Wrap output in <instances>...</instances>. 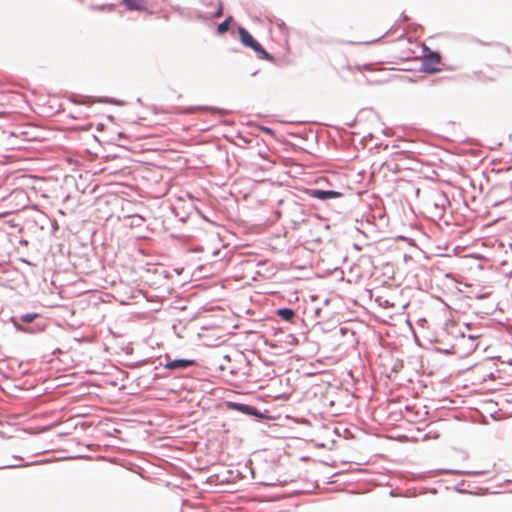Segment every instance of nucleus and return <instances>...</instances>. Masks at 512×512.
Returning a JSON list of instances; mask_svg holds the SVG:
<instances>
[{
	"mask_svg": "<svg viewBox=\"0 0 512 512\" xmlns=\"http://www.w3.org/2000/svg\"><path fill=\"white\" fill-rule=\"evenodd\" d=\"M487 471L485 470H457V469H434L430 470L429 474L431 476H437L440 474H456V475H467V476H480L485 475Z\"/></svg>",
	"mask_w": 512,
	"mask_h": 512,
	"instance_id": "8",
	"label": "nucleus"
},
{
	"mask_svg": "<svg viewBox=\"0 0 512 512\" xmlns=\"http://www.w3.org/2000/svg\"><path fill=\"white\" fill-rule=\"evenodd\" d=\"M394 28V25L391 26L383 35H381L380 37L376 38V39H373L371 41H366L364 42L365 44H372V43H375L377 42L378 40H380L382 37H384L385 35L389 34Z\"/></svg>",
	"mask_w": 512,
	"mask_h": 512,
	"instance_id": "22",
	"label": "nucleus"
},
{
	"mask_svg": "<svg viewBox=\"0 0 512 512\" xmlns=\"http://www.w3.org/2000/svg\"><path fill=\"white\" fill-rule=\"evenodd\" d=\"M194 364H195L194 360L176 359V360L167 362L164 365V367L169 370H176V369H185L190 366H193Z\"/></svg>",
	"mask_w": 512,
	"mask_h": 512,
	"instance_id": "9",
	"label": "nucleus"
},
{
	"mask_svg": "<svg viewBox=\"0 0 512 512\" xmlns=\"http://www.w3.org/2000/svg\"><path fill=\"white\" fill-rule=\"evenodd\" d=\"M410 260H412V257L410 255H408V254H404V261L408 262Z\"/></svg>",
	"mask_w": 512,
	"mask_h": 512,
	"instance_id": "27",
	"label": "nucleus"
},
{
	"mask_svg": "<svg viewBox=\"0 0 512 512\" xmlns=\"http://www.w3.org/2000/svg\"><path fill=\"white\" fill-rule=\"evenodd\" d=\"M359 343V340L354 338V346H356ZM356 351V347H354V352Z\"/></svg>",
	"mask_w": 512,
	"mask_h": 512,
	"instance_id": "32",
	"label": "nucleus"
},
{
	"mask_svg": "<svg viewBox=\"0 0 512 512\" xmlns=\"http://www.w3.org/2000/svg\"><path fill=\"white\" fill-rule=\"evenodd\" d=\"M398 147H399L398 145H393L392 149H397ZM411 154L412 153L409 150H394L391 152V155L394 156V158H393L394 161H400L404 158H407Z\"/></svg>",
	"mask_w": 512,
	"mask_h": 512,
	"instance_id": "15",
	"label": "nucleus"
},
{
	"mask_svg": "<svg viewBox=\"0 0 512 512\" xmlns=\"http://www.w3.org/2000/svg\"><path fill=\"white\" fill-rule=\"evenodd\" d=\"M375 64L374 62L354 64V83L359 85L366 84L368 76L365 75V72H372V67H374Z\"/></svg>",
	"mask_w": 512,
	"mask_h": 512,
	"instance_id": "6",
	"label": "nucleus"
},
{
	"mask_svg": "<svg viewBox=\"0 0 512 512\" xmlns=\"http://www.w3.org/2000/svg\"><path fill=\"white\" fill-rule=\"evenodd\" d=\"M354 194H357V196L359 197V200L361 201V197H362V194L360 191H354Z\"/></svg>",
	"mask_w": 512,
	"mask_h": 512,
	"instance_id": "30",
	"label": "nucleus"
},
{
	"mask_svg": "<svg viewBox=\"0 0 512 512\" xmlns=\"http://www.w3.org/2000/svg\"><path fill=\"white\" fill-rule=\"evenodd\" d=\"M241 43L258 53L264 60L272 61L273 57L253 38V36L243 27L238 28Z\"/></svg>",
	"mask_w": 512,
	"mask_h": 512,
	"instance_id": "3",
	"label": "nucleus"
},
{
	"mask_svg": "<svg viewBox=\"0 0 512 512\" xmlns=\"http://www.w3.org/2000/svg\"><path fill=\"white\" fill-rule=\"evenodd\" d=\"M404 37H405V34H404V33H402L400 36H398L397 40L404 39Z\"/></svg>",
	"mask_w": 512,
	"mask_h": 512,
	"instance_id": "33",
	"label": "nucleus"
},
{
	"mask_svg": "<svg viewBox=\"0 0 512 512\" xmlns=\"http://www.w3.org/2000/svg\"><path fill=\"white\" fill-rule=\"evenodd\" d=\"M221 15H222V8H220V9L216 12L215 16H216V17H220Z\"/></svg>",
	"mask_w": 512,
	"mask_h": 512,
	"instance_id": "29",
	"label": "nucleus"
},
{
	"mask_svg": "<svg viewBox=\"0 0 512 512\" xmlns=\"http://www.w3.org/2000/svg\"><path fill=\"white\" fill-rule=\"evenodd\" d=\"M477 42L482 45V46H498L500 47L501 49H503L506 53H510V48L509 46L505 45V44H502L500 42H484L482 40H477Z\"/></svg>",
	"mask_w": 512,
	"mask_h": 512,
	"instance_id": "18",
	"label": "nucleus"
},
{
	"mask_svg": "<svg viewBox=\"0 0 512 512\" xmlns=\"http://www.w3.org/2000/svg\"><path fill=\"white\" fill-rule=\"evenodd\" d=\"M363 210L364 207L354 206V222L363 224L365 221L367 225L373 226V219L370 215H366Z\"/></svg>",
	"mask_w": 512,
	"mask_h": 512,
	"instance_id": "10",
	"label": "nucleus"
},
{
	"mask_svg": "<svg viewBox=\"0 0 512 512\" xmlns=\"http://www.w3.org/2000/svg\"><path fill=\"white\" fill-rule=\"evenodd\" d=\"M362 44V42H353V45Z\"/></svg>",
	"mask_w": 512,
	"mask_h": 512,
	"instance_id": "34",
	"label": "nucleus"
},
{
	"mask_svg": "<svg viewBox=\"0 0 512 512\" xmlns=\"http://www.w3.org/2000/svg\"><path fill=\"white\" fill-rule=\"evenodd\" d=\"M373 142V133L367 129L354 130V152H359L360 149L363 151L362 154H354V160L360 157H366L368 153L376 147V143Z\"/></svg>",
	"mask_w": 512,
	"mask_h": 512,
	"instance_id": "2",
	"label": "nucleus"
},
{
	"mask_svg": "<svg viewBox=\"0 0 512 512\" xmlns=\"http://www.w3.org/2000/svg\"><path fill=\"white\" fill-rule=\"evenodd\" d=\"M421 53L423 59L428 57H442V53L439 50H433L425 44L422 45Z\"/></svg>",
	"mask_w": 512,
	"mask_h": 512,
	"instance_id": "14",
	"label": "nucleus"
},
{
	"mask_svg": "<svg viewBox=\"0 0 512 512\" xmlns=\"http://www.w3.org/2000/svg\"><path fill=\"white\" fill-rule=\"evenodd\" d=\"M407 167L401 166L399 163L395 162L394 167L391 168L393 171L400 170V169H406Z\"/></svg>",
	"mask_w": 512,
	"mask_h": 512,
	"instance_id": "25",
	"label": "nucleus"
},
{
	"mask_svg": "<svg viewBox=\"0 0 512 512\" xmlns=\"http://www.w3.org/2000/svg\"><path fill=\"white\" fill-rule=\"evenodd\" d=\"M464 325L468 330H470L472 327V323H465Z\"/></svg>",
	"mask_w": 512,
	"mask_h": 512,
	"instance_id": "31",
	"label": "nucleus"
},
{
	"mask_svg": "<svg viewBox=\"0 0 512 512\" xmlns=\"http://www.w3.org/2000/svg\"><path fill=\"white\" fill-rule=\"evenodd\" d=\"M361 469L360 468H356L354 467V488H353V491H354V494H357V493H361V490L358 486V482H360L362 480V478H356L355 475L360 472Z\"/></svg>",
	"mask_w": 512,
	"mask_h": 512,
	"instance_id": "20",
	"label": "nucleus"
},
{
	"mask_svg": "<svg viewBox=\"0 0 512 512\" xmlns=\"http://www.w3.org/2000/svg\"><path fill=\"white\" fill-rule=\"evenodd\" d=\"M365 170L361 169L357 172V179L354 178V182L360 183L363 180V177L365 175Z\"/></svg>",
	"mask_w": 512,
	"mask_h": 512,
	"instance_id": "24",
	"label": "nucleus"
},
{
	"mask_svg": "<svg viewBox=\"0 0 512 512\" xmlns=\"http://www.w3.org/2000/svg\"><path fill=\"white\" fill-rule=\"evenodd\" d=\"M371 75L368 76L366 79V84L368 85H378L384 83L386 80L382 79L374 74V70L372 69V72H370Z\"/></svg>",
	"mask_w": 512,
	"mask_h": 512,
	"instance_id": "17",
	"label": "nucleus"
},
{
	"mask_svg": "<svg viewBox=\"0 0 512 512\" xmlns=\"http://www.w3.org/2000/svg\"><path fill=\"white\" fill-rule=\"evenodd\" d=\"M38 314L36 313H27L21 316V320L25 323H32L36 318Z\"/></svg>",
	"mask_w": 512,
	"mask_h": 512,
	"instance_id": "21",
	"label": "nucleus"
},
{
	"mask_svg": "<svg viewBox=\"0 0 512 512\" xmlns=\"http://www.w3.org/2000/svg\"><path fill=\"white\" fill-rule=\"evenodd\" d=\"M375 266L373 264L372 257L367 254L360 255L356 262H354V282L358 285L359 294L356 298H354V305L359 303V298L367 297L371 299L372 290L368 289L364 285L361 284V280L369 279L374 275Z\"/></svg>",
	"mask_w": 512,
	"mask_h": 512,
	"instance_id": "1",
	"label": "nucleus"
},
{
	"mask_svg": "<svg viewBox=\"0 0 512 512\" xmlns=\"http://www.w3.org/2000/svg\"><path fill=\"white\" fill-rule=\"evenodd\" d=\"M378 115L372 108H363L354 116V127L369 130L370 125L377 123Z\"/></svg>",
	"mask_w": 512,
	"mask_h": 512,
	"instance_id": "4",
	"label": "nucleus"
},
{
	"mask_svg": "<svg viewBox=\"0 0 512 512\" xmlns=\"http://www.w3.org/2000/svg\"><path fill=\"white\" fill-rule=\"evenodd\" d=\"M507 363L511 365L512 364V360H508Z\"/></svg>",
	"mask_w": 512,
	"mask_h": 512,
	"instance_id": "35",
	"label": "nucleus"
},
{
	"mask_svg": "<svg viewBox=\"0 0 512 512\" xmlns=\"http://www.w3.org/2000/svg\"><path fill=\"white\" fill-rule=\"evenodd\" d=\"M478 337H479L478 335H472V334L468 335V339H469V340H475V339H477Z\"/></svg>",
	"mask_w": 512,
	"mask_h": 512,
	"instance_id": "28",
	"label": "nucleus"
},
{
	"mask_svg": "<svg viewBox=\"0 0 512 512\" xmlns=\"http://www.w3.org/2000/svg\"><path fill=\"white\" fill-rule=\"evenodd\" d=\"M441 58L442 57H428L423 59L418 71L428 75L439 73L441 71L439 67Z\"/></svg>",
	"mask_w": 512,
	"mask_h": 512,
	"instance_id": "7",
	"label": "nucleus"
},
{
	"mask_svg": "<svg viewBox=\"0 0 512 512\" xmlns=\"http://www.w3.org/2000/svg\"><path fill=\"white\" fill-rule=\"evenodd\" d=\"M400 19L405 21L408 19V16L405 14V12H402L401 15H400Z\"/></svg>",
	"mask_w": 512,
	"mask_h": 512,
	"instance_id": "26",
	"label": "nucleus"
},
{
	"mask_svg": "<svg viewBox=\"0 0 512 512\" xmlns=\"http://www.w3.org/2000/svg\"><path fill=\"white\" fill-rule=\"evenodd\" d=\"M465 481L462 480L460 483H458L457 485L454 486V491L457 492V493H465L466 491L462 488V486L464 485Z\"/></svg>",
	"mask_w": 512,
	"mask_h": 512,
	"instance_id": "23",
	"label": "nucleus"
},
{
	"mask_svg": "<svg viewBox=\"0 0 512 512\" xmlns=\"http://www.w3.org/2000/svg\"><path fill=\"white\" fill-rule=\"evenodd\" d=\"M359 376L364 378V382L367 384L366 377L368 376V369L365 365V361L361 357L360 351H357V360L354 359V392L359 389ZM356 394L354 393V398Z\"/></svg>",
	"mask_w": 512,
	"mask_h": 512,
	"instance_id": "5",
	"label": "nucleus"
},
{
	"mask_svg": "<svg viewBox=\"0 0 512 512\" xmlns=\"http://www.w3.org/2000/svg\"><path fill=\"white\" fill-rule=\"evenodd\" d=\"M363 237L364 239H368V234L365 230L359 227H355V233H354V250L355 251H361L363 249L362 243H360V237Z\"/></svg>",
	"mask_w": 512,
	"mask_h": 512,
	"instance_id": "13",
	"label": "nucleus"
},
{
	"mask_svg": "<svg viewBox=\"0 0 512 512\" xmlns=\"http://www.w3.org/2000/svg\"><path fill=\"white\" fill-rule=\"evenodd\" d=\"M124 3L129 10H147V2L145 0H124Z\"/></svg>",
	"mask_w": 512,
	"mask_h": 512,
	"instance_id": "12",
	"label": "nucleus"
},
{
	"mask_svg": "<svg viewBox=\"0 0 512 512\" xmlns=\"http://www.w3.org/2000/svg\"><path fill=\"white\" fill-rule=\"evenodd\" d=\"M342 194L332 190H314L312 196L320 200L340 197Z\"/></svg>",
	"mask_w": 512,
	"mask_h": 512,
	"instance_id": "11",
	"label": "nucleus"
},
{
	"mask_svg": "<svg viewBox=\"0 0 512 512\" xmlns=\"http://www.w3.org/2000/svg\"><path fill=\"white\" fill-rule=\"evenodd\" d=\"M231 20H232V17L230 16L225 21H223L222 23H220L218 25L217 31L219 34H224L228 31Z\"/></svg>",
	"mask_w": 512,
	"mask_h": 512,
	"instance_id": "19",
	"label": "nucleus"
},
{
	"mask_svg": "<svg viewBox=\"0 0 512 512\" xmlns=\"http://www.w3.org/2000/svg\"><path fill=\"white\" fill-rule=\"evenodd\" d=\"M278 315L286 321H291L294 317V311L290 308H284L278 310Z\"/></svg>",
	"mask_w": 512,
	"mask_h": 512,
	"instance_id": "16",
	"label": "nucleus"
}]
</instances>
